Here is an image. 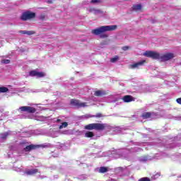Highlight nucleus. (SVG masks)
<instances>
[{
	"label": "nucleus",
	"instance_id": "obj_1",
	"mask_svg": "<svg viewBox=\"0 0 181 181\" xmlns=\"http://www.w3.org/2000/svg\"><path fill=\"white\" fill-rule=\"evenodd\" d=\"M116 29L117 25H103L96 29L92 30V33L96 36L100 35V37H102V39H105L106 37H108V34L103 33H105V32H112V30H116Z\"/></svg>",
	"mask_w": 181,
	"mask_h": 181
},
{
	"label": "nucleus",
	"instance_id": "obj_2",
	"mask_svg": "<svg viewBox=\"0 0 181 181\" xmlns=\"http://www.w3.org/2000/svg\"><path fill=\"white\" fill-rule=\"evenodd\" d=\"M107 128L106 124H100V123H92L85 126V129L89 131L95 129L96 131H103Z\"/></svg>",
	"mask_w": 181,
	"mask_h": 181
},
{
	"label": "nucleus",
	"instance_id": "obj_3",
	"mask_svg": "<svg viewBox=\"0 0 181 181\" xmlns=\"http://www.w3.org/2000/svg\"><path fill=\"white\" fill-rule=\"evenodd\" d=\"M146 57H151V59H154L155 60H160V54L158 52L155 51H146L143 54Z\"/></svg>",
	"mask_w": 181,
	"mask_h": 181
},
{
	"label": "nucleus",
	"instance_id": "obj_4",
	"mask_svg": "<svg viewBox=\"0 0 181 181\" xmlns=\"http://www.w3.org/2000/svg\"><path fill=\"white\" fill-rule=\"evenodd\" d=\"M36 16V13L30 12V11H25L23 13L21 16L22 21H29L30 19H33Z\"/></svg>",
	"mask_w": 181,
	"mask_h": 181
},
{
	"label": "nucleus",
	"instance_id": "obj_5",
	"mask_svg": "<svg viewBox=\"0 0 181 181\" xmlns=\"http://www.w3.org/2000/svg\"><path fill=\"white\" fill-rule=\"evenodd\" d=\"M175 57V54L172 52H168L164 54H160V62H168V60H172Z\"/></svg>",
	"mask_w": 181,
	"mask_h": 181
},
{
	"label": "nucleus",
	"instance_id": "obj_6",
	"mask_svg": "<svg viewBox=\"0 0 181 181\" xmlns=\"http://www.w3.org/2000/svg\"><path fill=\"white\" fill-rule=\"evenodd\" d=\"M71 104L78 108H84V107H87V103L74 99L71 100Z\"/></svg>",
	"mask_w": 181,
	"mask_h": 181
},
{
	"label": "nucleus",
	"instance_id": "obj_7",
	"mask_svg": "<svg viewBox=\"0 0 181 181\" xmlns=\"http://www.w3.org/2000/svg\"><path fill=\"white\" fill-rule=\"evenodd\" d=\"M19 110H21L22 112H30V114H34V112H36V109L30 106H23L19 107Z\"/></svg>",
	"mask_w": 181,
	"mask_h": 181
},
{
	"label": "nucleus",
	"instance_id": "obj_8",
	"mask_svg": "<svg viewBox=\"0 0 181 181\" xmlns=\"http://www.w3.org/2000/svg\"><path fill=\"white\" fill-rule=\"evenodd\" d=\"M30 76H35L37 78H42V77H45L46 76V73L40 72V71H31L30 72Z\"/></svg>",
	"mask_w": 181,
	"mask_h": 181
},
{
	"label": "nucleus",
	"instance_id": "obj_9",
	"mask_svg": "<svg viewBox=\"0 0 181 181\" xmlns=\"http://www.w3.org/2000/svg\"><path fill=\"white\" fill-rule=\"evenodd\" d=\"M88 11L90 12V13H93V15H103V12L101 10L95 9V8H90L88 9Z\"/></svg>",
	"mask_w": 181,
	"mask_h": 181
},
{
	"label": "nucleus",
	"instance_id": "obj_10",
	"mask_svg": "<svg viewBox=\"0 0 181 181\" xmlns=\"http://www.w3.org/2000/svg\"><path fill=\"white\" fill-rule=\"evenodd\" d=\"M40 147V146H39V145L31 144V145L27 146L25 148H24V151H25V152H29L30 151H33V149H36Z\"/></svg>",
	"mask_w": 181,
	"mask_h": 181
},
{
	"label": "nucleus",
	"instance_id": "obj_11",
	"mask_svg": "<svg viewBox=\"0 0 181 181\" xmlns=\"http://www.w3.org/2000/svg\"><path fill=\"white\" fill-rule=\"evenodd\" d=\"M145 62H146L145 60L140 61L137 63L131 64L129 66V67H130V69H138V67H139V66H143L144 63H145Z\"/></svg>",
	"mask_w": 181,
	"mask_h": 181
},
{
	"label": "nucleus",
	"instance_id": "obj_12",
	"mask_svg": "<svg viewBox=\"0 0 181 181\" xmlns=\"http://www.w3.org/2000/svg\"><path fill=\"white\" fill-rule=\"evenodd\" d=\"M19 33H22L23 35H28V36H30L31 35H35V31H28V30H21L19 31Z\"/></svg>",
	"mask_w": 181,
	"mask_h": 181
},
{
	"label": "nucleus",
	"instance_id": "obj_13",
	"mask_svg": "<svg viewBox=\"0 0 181 181\" xmlns=\"http://www.w3.org/2000/svg\"><path fill=\"white\" fill-rule=\"evenodd\" d=\"M94 95H95L96 97H101L103 95H105V91L96 90V91H95Z\"/></svg>",
	"mask_w": 181,
	"mask_h": 181
},
{
	"label": "nucleus",
	"instance_id": "obj_14",
	"mask_svg": "<svg viewBox=\"0 0 181 181\" xmlns=\"http://www.w3.org/2000/svg\"><path fill=\"white\" fill-rule=\"evenodd\" d=\"M8 135H9V133H8V132L0 134V142H3V141H5V139H6Z\"/></svg>",
	"mask_w": 181,
	"mask_h": 181
},
{
	"label": "nucleus",
	"instance_id": "obj_15",
	"mask_svg": "<svg viewBox=\"0 0 181 181\" xmlns=\"http://www.w3.org/2000/svg\"><path fill=\"white\" fill-rule=\"evenodd\" d=\"M26 175H35L37 173V169L28 170L25 172Z\"/></svg>",
	"mask_w": 181,
	"mask_h": 181
},
{
	"label": "nucleus",
	"instance_id": "obj_16",
	"mask_svg": "<svg viewBox=\"0 0 181 181\" xmlns=\"http://www.w3.org/2000/svg\"><path fill=\"white\" fill-rule=\"evenodd\" d=\"M123 101L124 103H131V101H132V98L129 95H125L124 98H123Z\"/></svg>",
	"mask_w": 181,
	"mask_h": 181
},
{
	"label": "nucleus",
	"instance_id": "obj_17",
	"mask_svg": "<svg viewBox=\"0 0 181 181\" xmlns=\"http://www.w3.org/2000/svg\"><path fill=\"white\" fill-rule=\"evenodd\" d=\"M141 9H142V5L141 4H136L134 6H133V11H141Z\"/></svg>",
	"mask_w": 181,
	"mask_h": 181
},
{
	"label": "nucleus",
	"instance_id": "obj_18",
	"mask_svg": "<svg viewBox=\"0 0 181 181\" xmlns=\"http://www.w3.org/2000/svg\"><path fill=\"white\" fill-rule=\"evenodd\" d=\"M86 138H93L94 136V133L93 132H88L85 134Z\"/></svg>",
	"mask_w": 181,
	"mask_h": 181
},
{
	"label": "nucleus",
	"instance_id": "obj_19",
	"mask_svg": "<svg viewBox=\"0 0 181 181\" xmlns=\"http://www.w3.org/2000/svg\"><path fill=\"white\" fill-rule=\"evenodd\" d=\"M142 117L144 118V119H147V118L151 117V112H144L142 114Z\"/></svg>",
	"mask_w": 181,
	"mask_h": 181
},
{
	"label": "nucleus",
	"instance_id": "obj_20",
	"mask_svg": "<svg viewBox=\"0 0 181 181\" xmlns=\"http://www.w3.org/2000/svg\"><path fill=\"white\" fill-rule=\"evenodd\" d=\"M118 60H119V57L118 56H115L110 59V62L111 63H116V62H118Z\"/></svg>",
	"mask_w": 181,
	"mask_h": 181
},
{
	"label": "nucleus",
	"instance_id": "obj_21",
	"mask_svg": "<svg viewBox=\"0 0 181 181\" xmlns=\"http://www.w3.org/2000/svg\"><path fill=\"white\" fill-rule=\"evenodd\" d=\"M8 90L6 87H0V93H7Z\"/></svg>",
	"mask_w": 181,
	"mask_h": 181
},
{
	"label": "nucleus",
	"instance_id": "obj_22",
	"mask_svg": "<svg viewBox=\"0 0 181 181\" xmlns=\"http://www.w3.org/2000/svg\"><path fill=\"white\" fill-rule=\"evenodd\" d=\"M100 173H105L107 172V168L105 167H100L99 169Z\"/></svg>",
	"mask_w": 181,
	"mask_h": 181
},
{
	"label": "nucleus",
	"instance_id": "obj_23",
	"mask_svg": "<svg viewBox=\"0 0 181 181\" xmlns=\"http://www.w3.org/2000/svg\"><path fill=\"white\" fill-rule=\"evenodd\" d=\"M69 124L67 122H63L62 125L59 126V129H63V128H66Z\"/></svg>",
	"mask_w": 181,
	"mask_h": 181
},
{
	"label": "nucleus",
	"instance_id": "obj_24",
	"mask_svg": "<svg viewBox=\"0 0 181 181\" xmlns=\"http://www.w3.org/2000/svg\"><path fill=\"white\" fill-rule=\"evenodd\" d=\"M1 62L3 64H9V63H11V60L9 59H2L1 61Z\"/></svg>",
	"mask_w": 181,
	"mask_h": 181
},
{
	"label": "nucleus",
	"instance_id": "obj_25",
	"mask_svg": "<svg viewBox=\"0 0 181 181\" xmlns=\"http://www.w3.org/2000/svg\"><path fill=\"white\" fill-rule=\"evenodd\" d=\"M52 138H57L59 136V132H54L53 134H52Z\"/></svg>",
	"mask_w": 181,
	"mask_h": 181
},
{
	"label": "nucleus",
	"instance_id": "obj_26",
	"mask_svg": "<svg viewBox=\"0 0 181 181\" xmlns=\"http://www.w3.org/2000/svg\"><path fill=\"white\" fill-rule=\"evenodd\" d=\"M139 181H151V180H149V178H148V177H143V178L139 180Z\"/></svg>",
	"mask_w": 181,
	"mask_h": 181
},
{
	"label": "nucleus",
	"instance_id": "obj_27",
	"mask_svg": "<svg viewBox=\"0 0 181 181\" xmlns=\"http://www.w3.org/2000/svg\"><path fill=\"white\" fill-rule=\"evenodd\" d=\"M122 49V50H124V52H127V50H129V46H125V47H123Z\"/></svg>",
	"mask_w": 181,
	"mask_h": 181
},
{
	"label": "nucleus",
	"instance_id": "obj_28",
	"mask_svg": "<svg viewBox=\"0 0 181 181\" xmlns=\"http://www.w3.org/2000/svg\"><path fill=\"white\" fill-rule=\"evenodd\" d=\"M158 176H160V175H159V174H156L155 175H153V176L152 177V179H158Z\"/></svg>",
	"mask_w": 181,
	"mask_h": 181
},
{
	"label": "nucleus",
	"instance_id": "obj_29",
	"mask_svg": "<svg viewBox=\"0 0 181 181\" xmlns=\"http://www.w3.org/2000/svg\"><path fill=\"white\" fill-rule=\"evenodd\" d=\"M100 2V0H92L91 4H98Z\"/></svg>",
	"mask_w": 181,
	"mask_h": 181
},
{
	"label": "nucleus",
	"instance_id": "obj_30",
	"mask_svg": "<svg viewBox=\"0 0 181 181\" xmlns=\"http://www.w3.org/2000/svg\"><path fill=\"white\" fill-rule=\"evenodd\" d=\"M96 118H101V117H103V115L101 113H98L96 115H95Z\"/></svg>",
	"mask_w": 181,
	"mask_h": 181
},
{
	"label": "nucleus",
	"instance_id": "obj_31",
	"mask_svg": "<svg viewBox=\"0 0 181 181\" xmlns=\"http://www.w3.org/2000/svg\"><path fill=\"white\" fill-rule=\"evenodd\" d=\"M177 103L181 105V98L177 99Z\"/></svg>",
	"mask_w": 181,
	"mask_h": 181
},
{
	"label": "nucleus",
	"instance_id": "obj_32",
	"mask_svg": "<svg viewBox=\"0 0 181 181\" xmlns=\"http://www.w3.org/2000/svg\"><path fill=\"white\" fill-rule=\"evenodd\" d=\"M57 122H62V119H57Z\"/></svg>",
	"mask_w": 181,
	"mask_h": 181
},
{
	"label": "nucleus",
	"instance_id": "obj_33",
	"mask_svg": "<svg viewBox=\"0 0 181 181\" xmlns=\"http://www.w3.org/2000/svg\"><path fill=\"white\" fill-rule=\"evenodd\" d=\"M2 117V112H0V118Z\"/></svg>",
	"mask_w": 181,
	"mask_h": 181
}]
</instances>
